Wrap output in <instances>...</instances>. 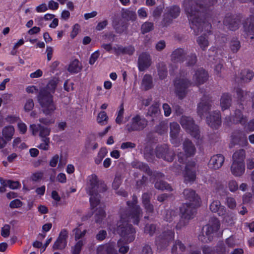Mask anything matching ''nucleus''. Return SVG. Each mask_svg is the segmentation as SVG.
Segmentation results:
<instances>
[{"mask_svg": "<svg viewBox=\"0 0 254 254\" xmlns=\"http://www.w3.org/2000/svg\"><path fill=\"white\" fill-rule=\"evenodd\" d=\"M108 153L107 150L106 148L103 147L101 148L99 151V152L98 153V155L95 158V162L96 164L99 165L100 164L103 159L105 157V156L107 155Z\"/></svg>", "mask_w": 254, "mask_h": 254, "instance_id": "obj_51", "label": "nucleus"}, {"mask_svg": "<svg viewBox=\"0 0 254 254\" xmlns=\"http://www.w3.org/2000/svg\"><path fill=\"white\" fill-rule=\"evenodd\" d=\"M0 183L2 185L7 186L11 189L13 190L18 189L20 186V184L18 181H13L9 180H6L2 178H0Z\"/></svg>", "mask_w": 254, "mask_h": 254, "instance_id": "obj_42", "label": "nucleus"}, {"mask_svg": "<svg viewBox=\"0 0 254 254\" xmlns=\"http://www.w3.org/2000/svg\"><path fill=\"white\" fill-rule=\"evenodd\" d=\"M126 241L120 239L117 243L118 247L119 248V251L122 254H126L129 250V247L127 245Z\"/></svg>", "mask_w": 254, "mask_h": 254, "instance_id": "obj_46", "label": "nucleus"}, {"mask_svg": "<svg viewBox=\"0 0 254 254\" xmlns=\"http://www.w3.org/2000/svg\"><path fill=\"white\" fill-rule=\"evenodd\" d=\"M83 245L82 240L78 241L72 249V254H79Z\"/></svg>", "mask_w": 254, "mask_h": 254, "instance_id": "obj_61", "label": "nucleus"}, {"mask_svg": "<svg viewBox=\"0 0 254 254\" xmlns=\"http://www.w3.org/2000/svg\"><path fill=\"white\" fill-rule=\"evenodd\" d=\"M156 231V226L154 224H147L144 228V232L152 236Z\"/></svg>", "mask_w": 254, "mask_h": 254, "instance_id": "obj_59", "label": "nucleus"}, {"mask_svg": "<svg viewBox=\"0 0 254 254\" xmlns=\"http://www.w3.org/2000/svg\"><path fill=\"white\" fill-rule=\"evenodd\" d=\"M180 123L182 127L190 133V135L195 137L199 136V130L198 127L194 124L193 120L190 117L182 116Z\"/></svg>", "mask_w": 254, "mask_h": 254, "instance_id": "obj_10", "label": "nucleus"}, {"mask_svg": "<svg viewBox=\"0 0 254 254\" xmlns=\"http://www.w3.org/2000/svg\"><path fill=\"white\" fill-rule=\"evenodd\" d=\"M197 205L183 204L180 207V219L176 226L177 229H181L188 224L189 221L192 219L196 213L195 206Z\"/></svg>", "mask_w": 254, "mask_h": 254, "instance_id": "obj_5", "label": "nucleus"}, {"mask_svg": "<svg viewBox=\"0 0 254 254\" xmlns=\"http://www.w3.org/2000/svg\"><path fill=\"white\" fill-rule=\"evenodd\" d=\"M254 77V72L249 69L242 70L240 74V80L246 83L249 82Z\"/></svg>", "mask_w": 254, "mask_h": 254, "instance_id": "obj_36", "label": "nucleus"}, {"mask_svg": "<svg viewBox=\"0 0 254 254\" xmlns=\"http://www.w3.org/2000/svg\"><path fill=\"white\" fill-rule=\"evenodd\" d=\"M82 69V66L79 61L75 59L68 65L67 70L72 73H78Z\"/></svg>", "mask_w": 254, "mask_h": 254, "instance_id": "obj_39", "label": "nucleus"}, {"mask_svg": "<svg viewBox=\"0 0 254 254\" xmlns=\"http://www.w3.org/2000/svg\"><path fill=\"white\" fill-rule=\"evenodd\" d=\"M180 130V125L177 122L170 123L171 142L176 146L179 145L180 143V141L178 138Z\"/></svg>", "mask_w": 254, "mask_h": 254, "instance_id": "obj_16", "label": "nucleus"}, {"mask_svg": "<svg viewBox=\"0 0 254 254\" xmlns=\"http://www.w3.org/2000/svg\"><path fill=\"white\" fill-rule=\"evenodd\" d=\"M239 108L236 110L234 115L233 116L232 121L234 124H241L242 125H245L247 121V117L243 115L241 109L243 107L242 105H239Z\"/></svg>", "mask_w": 254, "mask_h": 254, "instance_id": "obj_28", "label": "nucleus"}, {"mask_svg": "<svg viewBox=\"0 0 254 254\" xmlns=\"http://www.w3.org/2000/svg\"><path fill=\"white\" fill-rule=\"evenodd\" d=\"M241 43L236 37L232 38L229 42V48L233 53H236L241 48Z\"/></svg>", "mask_w": 254, "mask_h": 254, "instance_id": "obj_41", "label": "nucleus"}, {"mask_svg": "<svg viewBox=\"0 0 254 254\" xmlns=\"http://www.w3.org/2000/svg\"><path fill=\"white\" fill-rule=\"evenodd\" d=\"M34 107V103L33 99H27L24 105V110L26 112H30L33 109Z\"/></svg>", "mask_w": 254, "mask_h": 254, "instance_id": "obj_60", "label": "nucleus"}, {"mask_svg": "<svg viewBox=\"0 0 254 254\" xmlns=\"http://www.w3.org/2000/svg\"><path fill=\"white\" fill-rule=\"evenodd\" d=\"M147 125V121L138 115L133 117L131 122L126 126V129L129 132L139 131L144 128Z\"/></svg>", "mask_w": 254, "mask_h": 254, "instance_id": "obj_11", "label": "nucleus"}, {"mask_svg": "<svg viewBox=\"0 0 254 254\" xmlns=\"http://www.w3.org/2000/svg\"><path fill=\"white\" fill-rule=\"evenodd\" d=\"M155 153L158 158H161L168 162H172L175 156L174 151L170 149L166 144L157 146Z\"/></svg>", "mask_w": 254, "mask_h": 254, "instance_id": "obj_12", "label": "nucleus"}, {"mask_svg": "<svg viewBox=\"0 0 254 254\" xmlns=\"http://www.w3.org/2000/svg\"><path fill=\"white\" fill-rule=\"evenodd\" d=\"M216 2V0H185L184 3L185 12L190 22V27L195 35L203 31L210 32L211 25L205 21L206 10Z\"/></svg>", "mask_w": 254, "mask_h": 254, "instance_id": "obj_1", "label": "nucleus"}, {"mask_svg": "<svg viewBox=\"0 0 254 254\" xmlns=\"http://www.w3.org/2000/svg\"><path fill=\"white\" fill-rule=\"evenodd\" d=\"M181 9L176 5L166 7L163 14V19L161 24L163 27H167L173 22L174 19L177 18L180 15Z\"/></svg>", "mask_w": 254, "mask_h": 254, "instance_id": "obj_9", "label": "nucleus"}, {"mask_svg": "<svg viewBox=\"0 0 254 254\" xmlns=\"http://www.w3.org/2000/svg\"><path fill=\"white\" fill-rule=\"evenodd\" d=\"M113 26L118 33H122L126 29L125 22L121 18H115L113 21Z\"/></svg>", "mask_w": 254, "mask_h": 254, "instance_id": "obj_32", "label": "nucleus"}, {"mask_svg": "<svg viewBox=\"0 0 254 254\" xmlns=\"http://www.w3.org/2000/svg\"><path fill=\"white\" fill-rule=\"evenodd\" d=\"M219 227L220 223L218 219H214L210 221L207 225L203 227L202 234L198 236V239L204 243L211 242Z\"/></svg>", "mask_w": 254, "mask_h": 254, "instance_id": "obj_6", "label": "nucleus"}, {"mask_svg": "<svg viewBox=\"0 0 254 254\" xmlns=\"http://www.w3.org/2000/svg\"><path fill=\"white\" fill-rule=\"evenodd\" d=\"M113 49L117 55H120L121 54L131 55L133 54L135 51L134 47L132 46L123 47L119 45L116 47H114Z\"/></svg>", "mask_w": 254, "mask_h": 254, "instance_id": "obj_30", "label": "nucleus"}, {"mask_svg": "<svg viewBox=\"0 0 254 254\" xmlns=\"http://www.w3.org/2000/svg\"><path fill=\"white\" fill-rule=\"evenodd\" d=\"M183 149L186 153L185 156H184L182 153L178 155L179 161L180 163L184 162L186 157L194 155L196 151L194 145L188 139H186L183 143Z\"/></svg>", "mask_w": 254, "mask_h": 254, "instance_id": "obj_14", "label": "nucleus"}, {"mask_svg": "<svg viewBox=\"0 0 254 254\" xmlns=\"http://www.w3.org/2000/svg\"><path fill=\"white\" fill-rule=\"evenodd\" d=\"M244 27L247 35H252L251 39H253L254 38V17L251 16L248 18Z\"/></svg>", "mask_w": 254, "mask_h": 254, "instance_id": "obj_31", "label": "nucleus"}, {"mask_svg": "<svg viewBox=\"0 0 254 254\" xmlns=\"http://www.w3.org/2000/svg\"><path fill=\"white\" fill-rule=\"evenodd\" d=\"M232 98L228 93H223L220 99V106L223 111L228 109L231 105Z\"/></svg>", "mask_w": 254, "mask_h": 254, "instance_id": "obj_34", "label": "nucleus"}, {"mask_svg": "<svg viewBox=\"0 0 254 254\" xmlns=\"http://www.w3.org/2000/svg\"><path fill=\"white\" fill-rule=\"evenodd\" d=\"M155 188L158 190L172 191L173 189L166 182L163 181H157L155 184Z\"/></svg>", "mask_w": 254, "mask_h": 254, "instance_id": "obj_47", "label": "nucleus"}, {"mask_svg": "<svg viewBox=\"0 0 254 254\" xmlns=\"http://www.w3.org/2000/svg\"><path fill=\"white\" fill-rule=\"evenodd\" d=\"M183 194L186 199L190 201V203L188 204L198 205L200 198L196 194L194 190L190 189H185L183 191Z\"/></svg>", "mask_w": 254, "mask_h": 254, "instance_id": "obj_23", "label": "nucleus"}, {"mask_svg": "<svg viewBox=\"0 0 254 254\" xmlns=\"http://www.w3.org/2000/svg\"><path fill=\"white\" fill-rule=\"evenodd\" d=\"M245 170L244 163L233 162L231 167V171L232 174L237 177L242 175Z\"/></svg>", "mask_w": 254, "mask_h": 254, "instance_id": "obj_29", "label": "nucleus"}, {"mask_svg": "<svg viewBox=\"0 0 254 254\" xmlns=\"http://www.w3.org/2000/svg\"><path fill=\"white\" fill-rule=\"evenodd\" d=\"M22 202L18 199H15L11 201L9 203V207L11 208H17L22 206Z\"/></svg>", "mask_w": 254, "mask_h": 254, "instance_id": "obj_64", "label": "nucleus"}, {"mask_svg": "<svg viewBox=\"0 0 254 254\" xmlns=\"http://www.w3.org/2000/svg\"><path fill=\"white\" fill-rule=\"evenodd\" d=\"M137 198L135 195L132 196V201H127L128 208L121 210V220L118 223V232L123 240L126 243H130L135 239V231L128 222L138 224L139 218L142 216L141 209L137 205Z\"/></svg>", "mask_w": 254, "mask_h": 254, "instance_id": "obj_2", "label": "nucleus"}, {"mask_svg": "<svg viewBox=\"0 0 254 254\" xmlns=\"http://www.w3.org/2000/svg\"><path fill=\"white\" fill-rule=\"evenodd\" d=\"M178 247L181 252H184L186 250V246L180 240H177L172 248L171 251L173 254L177 253Z\"/></svg>", "mask_w": 254, "mask_h": 254, "instance_id": "obj_49", "label": "nucleus"}, {"mask_svg": "<svg viewBox=\"0 0 254 254\" xmlns=\"http://www.w3.org/2000/svg\"><path fill=\"white\" fill-rule=\"evenodd\" d=\"M242 135H246V134L244 132L240 130L235 131L232 135L234 141L237 143L238 140L241 139V136H242Z\"/></svg>", "mask_w": 254, "mask_h": 254, "instance_id": "obj_63", "label": "nucleus"}, {"mask_svg": "<svg viewBox=\"0 0 254 254\" xmlns=\"http://www.w3.org/2000/svg\"><path fill=\"white\" fill-rule=\"evenodd\" d=\"M168 129L167 124L164 122H162L156 127V131L160 134H162L167 132Z\"/></svg>", "mask_w": 254, "mask_h": 254, "instance_id": "obj_54", "label": "nucleus"}, {"mask_svg": "<svg viewBox=\"0 0 254 254\" xmlns=\"http://www.w3.org/2000/svg\"><path fill=\"white\" fill-rule=\"evenodd\" d=\"M212 107V100L208 96H203L197 105V113L202 117L208 113Z\"/></svg>", "mask_w": 254, "mask_h": 254, "instance_id": "obj_15", "label": "nucleus"}, {"mask_svg": "<svg viewBox=\"0 0 254 254\" xmlns=\"http://www.w3.org/2000/svg\"><path fill=\"white\" fill-rule=\"evenodd\" d=\"M14 128L12 126H7L4 127L2 130V137L7 141H10L14 133Z\"/></svg>", "mask_w": 254, "mask_h": 254, "instance_id": "obj_37", "label": "nucleus"}, {"mask_svg": "<svg viewBox=\"0 0 254 254\" xmlns=\"http://www.w3.org/2000/svg\"><path fill=\"white\" fill-rule=\"evenodd\" d=\"M215 251L218 254H226L229 252V250L227 249L222 242H219L218 243L215 247Z\"/></svg>", "mask_w": 254, "mask_h": 254, "instance_id": "obj_53", "label": "nucleus"}, {"mask_svg": "<svg viewBox=\"0 0 254 254\" xmlns=\"http://www.w3.org/2000/svg\"><path fill=\"white\" fill-rule=\"evenodd\" d=\"M151 63L150 56L147 53H142L138 57V64L140 71H144L147 69Z\"/></svg>", "mask_w": 254, "mask_h": 254, "instance_id": "obj_22", "label": "nucleus"}, {"mask_svg": "<svg viewBox=\"0 0 254 254\" xmlns=\"http://www.w3.org/2000/svg\"><path fill=\"white\" fill-rule=\"evenodd\" d=\"M174 231L167 228L156 238L155 244L158 249H165L174 240Z\"/></svg>", "mask_w": 254, "mask_h": 254, "instance_id": "obj_8", "label": "nucleus"}, {"mask_svg": "<svg viewBox=\"0 0 254 254\" xmlns=\"http://www.w3.org/2000/svg\"><path fill=\"white\" fill-rule=\"evenodd\" d=\"M73 232L74 233L75 240H77L84 237L87 231L86 230L81 231L80 228H76L73 229Z\"/></svg>", "mask_w": 254, "mask_h": 254, "instance_id": "obj_57", "label": "nucleus"}, {"mask_svg": "<svg viewBox=\"0 0 254 254\" xmlns=\"http://www.w3.org/2000/svg\"><path fill=\"white\" fill-rule=\"evenodd\" d=\"M37 100L42 112L45 115H51L56 109L53 96L46 89H40L37 95Z\"/></svg>", "mask_w": 254, "mask_h": 254, "instance_id": "obj_4", "label": "nucleus"}, {"mask_svg": "<svg viewBox=\"0 0 254 254\" xmlns=\"http://www.w3.org/2000/svg\"><path fill=\"white\" fill-rule=\"evenodd\" d=\"M206 122L211 128L217 129L221 124L220 112L216 111L212 113L209 117L206 118Z\"/></svg>", "mask_w": 254, "mask_h": 254, "instance_id": "obj_19", "label": "nucleus"}, {"mask_svg": "<svg viewBox=\"0 0 254 254\" xmlns=\"http://www.w3.org/2000/svg\"><path fill=\"white\" fill-rule=\"evenodd\" d=\"M106 213L103 209L99 208L97 209L95 215V220L97 223H101L102 220L105 217Z\"/></svg>", "mask_w": 254, "mask_h": 254, "instance_id": "obj_50", "label": "nucleus"}, {"mask_svg": "<svg viewBox=\"0 0 254 254\" xmlns=\"http://www.w3.org/2000/svg\"><path fill=\"white\" fill-rule=\"evenodd\" d=\"M225 160L224 156L222 154H216L213 155L210 158L208 165L209 168L216 170L222 166Z\"/></svg>", "mask_w": 254, "mask_h": 254, "instance_id": "obj_24", "label": "nucleus"}, {"mask_svg": "<svg viewBox=\"0 0 254 254\" xmlns=\"http://www.w3.org/2000/svg\"><path fill=\"white\" fill-rule=\"evenodd\" d=\"M86 190L90 195V203L92 209L95 208L100 203V195L99 192L106 190L107 188L104 183H99L96 175L92 174L87 178Z\"/></svg>", "mask_w": 254, "mask_h": 254, "instance_id": "obj_3", "label": "nucleus"}, {"mask_svg": "<svg viewBox=\"0 0 254 254\" xmlns=\"http://www.w3.org/2000/svg\"><path fill=\"white\" fill-rule=\"evenodd\" d=\"M108 116L104 111L101 112L99 113L97 117V122L99 124H105L107 123Z\"/></svg>", "mask_w": 254, "mask_h": 254, "instance_id": "obj_58", "label": "nucleus"}, {"mask_svg": "<svg viewBox=\"0 0 254 254\" xmlns=\"http://www.w3.org/2000/svg\"><path fill=\"white\" fill-rule=\"evenodd\" d=\"M154 28V24L151 22H145L142 24L141 31L142 34L148 33Z\"/></svg>", "mask_w": 254, "mask_h": 254, "instance_id": "obj_52", "label": "nucleus"}, {"mask_svg": "<svg viewBox=\"0 0 254 254\" xmlns=\"http://www.w3.org/2000/svg\"><path fill=\"white\" fill-rule=\"evenodd\" d=\"M68 237V233L67 231L64 229L63 230L58 239L56 241V242L54 243L53 246V249L54 250H63L64 249L67 244V239Z\"/></svg>", "mask_w": 254, "mask_h": 254, "instance_id": "obj_17", "label": "nucleus"}, {"mask_svg": "<svg viewBox=\"0 0 254 254\" xmlns=\"http://www.w3.org/2000/svg\"><path fill=\"white\" fill-rule=\"evenodd\" d=\"M193 83L189 80L187 77L181 76L174 81L175 91L176 96L180 100L183 99L188 93L187 89Z\"/></svg>", "mask_w": 254, "mask_h": 254, "instance_id": "obj_7", "label": "nucleus"}, {"mask_svg": "<svg viewBox=\"0 0 254 254\" xmlns=\"http://www.w3.org/2000/svg\"><path fill=\"white\" fill-rule=\"evenodd\" d=\"M177 216V212L175 210L172 209L166 210L164 218L166 221L171 222Z\"/></svg>", "mask_w": 254, "mask_h": 254, "instance_id": "obj_48", "label": "nucleus"}, {"mask_svg": "<svg viewBox=\"0 0 254 254\" xmlns=\"http://www.w3.org/2000/svg\"><path fill=\"white\" fill-rule=\"evenodd\" d=\"M241 19V16L240 15H233L228 13L224 19L223 24L230 30L235 31L240 26Z\"/></svg>", "mask_w": 254, "mask_h": 254, "instance_id": "obj_13", "label": "nucleus"}, {"mask_svg": "<svg viewBox=\"0 0 254 254\" xmlns=\"http://www.w3.org/2000/svg\"><path fill=\"white\" fill-rule=\"evenodd\" d=\"M160 114V111L159 109V105L157 103H155L152 104L148 110L147 116H150L152 118H157Z\"/></svg>", "mask_w": 254, "mask_h": 254, "instance_id": "obj_38", "label": "nucleus"}, {"mask_svg": "<svg viewBox=\"0 0 254 254\" xmlns=\"http://www.w3.org/2000/svg\"><path fill=\"white\" fill-rule=\"evenodd\" d=\"M246 156V151L243 149L236 151L232 156L233 162L244 163V159Z\"/></svg>", "mask_w": 254, "mask_h": 254, "instance_id": "obj_35", "label": "nucleus"}, {"mask_svg": "<svg viewBox=\"0 0 254 254\" xmlns=\"http://www.w3.org/2000/svg\"><path fill=\"white\" fill-rule=\"evenodd\" d=\"M187 52L182 48L175 50L171 55V60L176 63H183L186 59Z\"/></svg>", "mask_w": 254, "mask_h": 254, "instance_id": "obj_25", "label": "nucleus"}, {"mask_svg": "<svg viewBox=\"0 0 254 254\" xmlns=\"http://www.w3.org/2000/svg\"><path fill=\"white\" fill-rule=\"evenodd\" d=\"M185 60H187L186 64L188 66H193L196 63L197 57L195 54H191L187 57L186 56Z\"/></svg>", "mask_w": 254, "mask_h": 254, "instance_id": "obj_55", "label": "nucleus"}, {"mask_svg": "<svg viewBox=\"0 0 254 254\" xmlns=\"http://www.w3.org/2000/svg\"><path fill=\"white\" fill-rule=\"evenodd\" d=\"M30 130L33 135L39 132V136L42 138L48 137L50 135L51 129L49 127H44L41 124H33L30 126Z\"/></svg>", "mask_w": 254, "mask_h": 254, "instance_id": "obj_18", "label": "nucleus"}, {"mask_svg": "<svg viewBox=\"0 0 254 254\" xmlns=\"http://www.w3.org/2000/svg\"><path fill=\"white\" fill-rule=\"evenodd\" d=\"M210 210L213 213H217L219 216H224L226 214L225 207L221 204L219 200L213 201L209 206Z\"/></svg>", "mask_w": 254, "mask_h": 254, "instance_id": "obj_27", "label": "nucleus"}, {"mask_svg": "<svg viewBox=\"0 0 254 254\" xmlns=\"http://www.w3.org/2000/svg\"><path fill=\"white\" fill-rule=\"evenodd\" d=\"M50 138L49 137H45L42 138V142L37 146V147L44 150H48L49 148Z\"/></svg>", "mask_w": 254, "mask_h": 254, "instance_id": "obj_56", "label": "nucleus"}, {"mask_svg": "<svg viewBox=\"0 0 254 254\" xmlns=\"http://www.w3.org/2000/svg\"><path fill=\"white\" fill-rule=\"evenodd\" d=\"M58 83V80L57 79H52L48 82L45 87L42 88L41 89H46L47 91H48L52 94L55 91Z\"/></svg>", "mask_w": 254, "mask_h": 254, "instance_id": "obj_45", "label": "nucleus"}, {"mask_svg": "<svg viewBox=\"0 0 254 254\" xmlns=\"http://www.w3.org/2000/svg\"><path fill=\"white\" fill-rule=\"evenodd\" d=\"M97 254H116L115 243H109L99 246L97 249Z\"/></svg>", "mask_w": 254, "mask_h": 254, "instance_id": "obj_26", "label": "nucleus"}, {"mask_svg": "<svg viewBox=\"0 0 254 254\" xmlns=\"http://www.w3.org/2000/svg\"><path fill=\"white\" fill-rule=\"evenodd\" d=\"M136 144L132 142H124L121 145V148L123 150L131 149L135 147Z\"/></svg>", "mask_w": 254, "mask_h": 254, "instance_id": "obj_62", "label": "nucleus"}, {"mask_svg": "<svg viewBox=\"0 0 254 254\" xmlns=\"http://www.w3.org/2000/svg\"><path fill=\"white\" fill-rule=\"evenodd\" d=\"M158 72L161 79H164L167 75V69L166 64L163 63H159L158 65Z\"/></svg>", "mask_w": 254, "mask_h": 254, "instance_id": "obj_44", "label": "nucleus"}, {"mask_svg": "<svg viewBox=\"0 0 254 254\" xmlns=\"http://www.w3.org/2000/svg\"><path fill=\"white\" fill-rule=\"evenodd\" d=\"M208 79V73L203 68H198L193 75V82L195 85L203 84Z\"/></svg>", "mask_w": 254, "mask_h": 254, "instance_id": "obj_21", "label": "nucleus"}, {"mask_svg": "<svg viewBox=\"0 0 254 254\" xmlns=\"http://www.w3.org/2000/svg\"><path fill=\"white\" fill-rule=\"evenodd\" d=\"M196 42L203 51L206 50L209 45V42L205 35H201L198 37L196 40Z\"/></svg>", "mask_w": 254, "mask_h": 254, "instance_id": "obj_43", "label": "nucleus"}, {"mask_svg": "<svg viewBox=\"0 0 254 254\" xmlns=\"http://www.w3.org/2000/svg\"><path fill=\"white\" fill-rule=\"evenodd\" d=\"M131 165L133 168L138 169L144 172L148 175H152V171L147 164L137 160H134L132 162Z\"/></svg>", "mask_w": 254, "mask_h": 254, "instance_id": "obj_33", "label": "nucleus"}, {"mask_svg": "<svg viewBox=\"0 0 254 254\" xmlns=\"http://www.w3.org/2000/svg\"><path fill=\"white\" fill-rule=\"evenodd\" d=\"M141 86L145 90H148L153 87L152 78L149 74L144 75L142 80Z\"/></svg>", "mask_w": 254, "mask_h": 254, "instance_id": "obj_40", "label": "nucleus"}, {"mask_svg": "<svg viewBox=\"0 0 254 254\" xmlns=\"http://www.w3.org/2000/svg\"><path fill=\"white\" fill-rule=\"evenodd\" d=\"M195 164L194 162L187 164L184 173L185 181L186 183L193 182L195 179Z\"/></svg>", "mask_w": 254, "mask_h": 254, "instance_id": "obj_20", "label": "nucleus"}]
</instances>
